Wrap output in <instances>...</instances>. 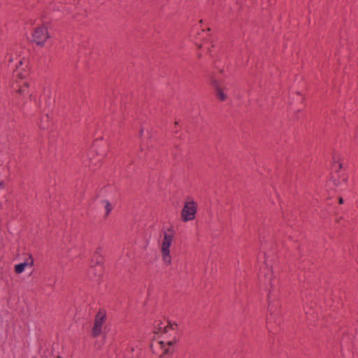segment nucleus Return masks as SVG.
Here are the masks:
<instances>
[{
    "label": "nucleus",
    "instance_id": "f257e3e1",
    "mask_svg": "<svg viewBox=\"0 0 358 358\" xmlns=\"http://www.w3.org/2000/svg\"><path fill=\"white\" fill-rule=\"evenodd\" d=\"M348 174L343 169V163L339 160L336 161L334 158V161L331 166V178L330 181L335 186H339L345 184L348 181Z\"/></svg>",
    "mask_w": 358,
    "mask_h": 358
},
{
    "label": "nucleus",
    "instance_id": "f03ea898",
    "mask_svg": "<svg viewBox=\"0 0 358 358\" xmlns=\"http://www.w3.org/2000/svg\"><path fill=\"white\" fill-rule=\"evenodd\" d=\"M174 230L172 227L169 228L164 232V239L162 244L161 252L164 262L166 265H171L172 259L170 255V247L174 238Z\"/></svg>",
    "mask_w": 358,
    "mask_h": 358
},
{
    "label": "nucleus",
    "instance_id": "7ed1b4c3",
    "mask_svg": "<svg viewBox=\"0 0 358 358\" xmlns=\"http://www.w3.org/2000/svg\"><path fill=\"white\" fill-rule=\"evenodd\" d=\"M197 211V204L189 197H187L185 202L183 208L181 210L182 220L184 222L191 221L195 219Z\"/></svg>",
    "mask_w": 358,
    "mask_h": 358
},
{
    "label": "nucleus",
    "instance_id": "20e7f679",
    "mask_svg": "<svg viewBox=\"0 0 358 358\" xmlns=\"http://www.w3.org/2000/svg\"><path fill=\"white\" fill-rule=\"evenodd\" d=\"M32 37L34 42L39 46H43L50 36L48 31V28L42 25L34 29Z\"/></svg>",
    "mask_w": 358,
    "mask_h": 358
},
{
    "label": "nucleus",
    "instance_id": "39448f33",
    "mask_svg": "<svg viewBox=\"0 0 358 358\" xmlns=\"http://www.w3.org/2000/svg\"><path fill=\"white\" fill-rule=\"evenodd\" d=\"M106 320V313L99 310L95 315L94 324L92 329V336L94 338L99 336L102 332V326Z\"/></svg>",
    "mask_w": 358,
    "mask_h": 358
},
{
    "label": "nucleus",
    "instance_id": "423d86ee",
    "mask_svg": "<svg viewBox=\"0 0 358 358\" xmlns=\"http://www.w3.org/2000/svg\"><path fill=\"white\" fill-rule=\"evenodd\" d=\"M210 83L214 90L215 96L221 101H226L228 96L224 92V88L222 87L220 82L214 77H211Z\"/></svg>",
    "mask_w": 358,
    "mask_h": 358
},
{
    "label": "nucleus",
    "instance_id": "0eeeda50",
    "mask_svg": "<svg viewBox=\"0 0 358 358\" xmlns=\"http://www.w3.org/2000/svg\"><path fill=\"white\" fill-rule=\"evenodd\" d=\"M273 278V273L271 267L266 265L260 269L259 279L263 284L271 285Z\"/></svg>",
    "mask_w": 358,
    "mask_h": 358
},
{
    "label": "nucleus",
    "instance_id": "6e6552de",
    "mask_svg": "<svg viewBox=\"0 0 358 358\" xmlns=\"http://www.w3.org/2000/svg\"><path fill=\"white\" fill-rule=\"evenodd\" d=\"M154 148V141L152 140L151 134L148 132L144 140V142L139 150V157L145 155L144 151H150Z\"/></svg>",
    "mask_w": 358,
    "mask_h": 358
},
{
    "label": "nucleus",
    "instance_id": "1a4fd4ad",
    "mask_svg": "<svg viewBox=\"0 0 358 358\" xmlns=\"http://www.w3.org/2000/svg\"><path fill=\"white\" fill-rule=\"evenodd\" d=\"M281 317L279 315H275L273 314H270L269 317H268V329L269 331H275L277 330L278 327H279L281 324Z\"/></svg>",
    "mask_w": 358,
    "mask_h": 358
},
{
    "label": "nucleus",
    "instance_id": "9d476101",
    "mask_svg": "<svg viewBox=\"0 0 358 358\" xmlns=\"http://www.w3.org/2000/svg\"><path fill=\"white\" fill-rule=\"evenodd\" d=\"M34 264V259L32 255H29V258L25 262L16 264L14 271L17 274H20L24 271L25 267L27 266H33Z\"/></svg>",
    "mask_w": 358,
    "mask_h": 358
},
{
    "label": "nucleus",
    "instance_id": "9b49d317",
    "mask_svg": "<svg viewBox=\"0 0 358 358\" xmlns=\"http://www.w3.org/2000/svg\"><path fill=\"white\" fill-rule=\"evenodd\" d=\"M174 343H176V341H169L166 344H165L164 341L159 342V345H160L161 348L163 349V352L160 355V358H166L167 356L173 354V349L171 348V346Z\"/></svg>",
    "mask_w": 358,
    "mask_h": 358
},
{
    "label": "nucleus",
    "instance_id": "f8f14e48",
    "mask_svg": "<svg viewBox=\"0 0 358 358\" xmlns=\"http://www.w3.org/2000/svg\"><path fill=\"white\" fill-rule=\"evenodd\" d=\"M49 122V116L48 114H45L41 120V127L45 129V127H46V124L45 123H48Z\"/></svg>",
    "mask_w": 358,
    "mask_h": 358
},
{
    "label": "nucleus",
    "instance_id": "ddd939ff",
    "mask_svg": "<svg viewBox=\"0 0 358 358\" xmlns=\"http://www.w3.org/2000/svg\"><path fill=\"white\" fill-rule=\"evenodd\" d=\"M92 262H95V264H103V258L101 255L95 257V255H94Z\"/></svg>",
    "mask_w": 358,
    "mask_h": 358
},
{
    "label": "nucleus",
    "instance_id": "4468645a",
    "mask_svg": "<svg viewBox=\"0 0 358 358\" xmlns=\"http://www.w3.org/2000/svg\"><path fill=\"white\" fill-rule=\"evenodd\" d=\"M103 203H105V208L106 210V215H108L112 210V207L110 205V203L108 201H103Z\"/></svg>",
    "mask_w": 358,
    "mask_h": 358
},
{
    "label": "nucleus",
    "instance_id": "2eb2a0df",
    "mask_svg": "<svg viewBox=\"0 0 358 358\" xmlns=\"http://www.w3.org/2000/svg\"><path fill=\"white\" fill-rule=\"evenodd\" d=\"M16 92L18 93L19 94H28L29 93V90L23 88L22 86L20 87V88L18 90H16Z\"/></svg>",
    "mask_w": 358,
    "mask_h": 358
},
{
    "label": "nucleus",
    "instance_id": "dca6fc26",
    "mask_svg": "<svg viewBox=\"0 0 358 358\" xmlns=\"http://www.w3.org/2000/svg\"><path fill=\"white\" fill-rule=\"evenodd\" d=\"M101 252H102L101 248L100 247L97 248L96 250V252L94 253L95 257L96 256L101 255Z\"/></svg>",
    "mask_w": 358,
    "mask_h": 358
},
{
    "label": "nucleus",
    "instance_id": "f3484780",
    "mask_svg": "<svg viewBox=\"0 0 358 358\" xmlns=\"http://www.w3.org/2000/svg\"><path fill=\"white\" fill-rule=\"evenodd\" d=\"M29 86V83L27 82L24 83V84L22 85L23 88L27 90H28Z\"/></svg>",
    "mask_w": 358,
    "mask_h": 358
},
{
    "label": "nucleus",
    "instance_id": "a211bd4d",
    "mask_svg": "<svg viewBox=\"0 0 358 358\" xmlns=\"http://www.w3.org/2000/svg\"><path fill=\"white\" fill-rule=\"evenodd\" d=\"M171 327H172L171 324L169 323V325H167V326L164 327V331L166 332L167 331V329L168 328H171Z\"/></svg>",
    "mask_w": 358,
    "mask_h": 358
},
{
    "label": "nucleus",
    "instance_id": "6ab92c4d",
    "mask_svg": "<svg viewBox=\"0 0 358 358\" xmlns=\"http://www.w3.org/2000/svg\"><path fill=\"white\" fill-rule=\"evenodd\" d=\"M343 202H344V200H343V197H339L338 198V203L339 204H343Z\"/></svg>",
    "mask_w": 358,
    "mask_h": 358
},
{
    "label": "nucleus",
    "instance_id": "aec40b11",
    "mask_svg": "<svg viewBox=\"0 0 358 358\" xmlns=\"http://www.w3.org/2000/svg\"><path fill=\"white\" fill-rule=\"evenodd\" d=\"M143 134V129L141 127L139 133L140 137H142Z\"/></svg>",
    "mask_w": 358,
    "mask_h": 358
},
{
    "label": "nucleus",
    "instance_id": "412c9836",
    "mask_svg": "<svg viewBox=\"0 0 358 358\" xmlns=\"http://www.w3.org/2000/svg\"><path fill=\"white\" fill-rule=\"evenodd\" d=\"M4 187V182L0 181V188L3 189Z\"/></svg>",
    "mask_w": 358,
    "mask_h": 358
},
{
    "label": "nucleus",
    "instance_id": "4be33fe9",
    "mask_svg": "<svg viewBox=\"0 0 358 358\" xmlns=\"http://www.w3.org/2000/svg\"><path fill=\"white\" fill-rule=\"evenodd\" d=\"M17 77H20V78H22V73H17Z\"/></svg>",
    "mask_w": 358,
    "mask_h": 358
},
{
    "label": "nucleus",
    "instance_id": "5701e85b",
    "mask_svg": "<svg viewBox=\"0 0 358 358\" xmlns=\"http://www.w3.org/2000/svg\"><path fill=\"white\" fill-rule=\"evenodd\" d=\"M219 72H220V73L223 74L224 73V69H220Z\"/></svg>",
    "mask_w": 358,
    "mask_h": 358
},
{
    "label": "nucleus",
    "instance_id": "b1692460",
    "mask_svg": "<svg viewBox=\"0 0 358 358\" xmlns=\"http://www.w3.org/2000/svg\"><path fill=\"white\" fill-rule=\"evenodd\" d=\"M201 48H202L201 44L198 45V48H199V49H201Z\"/></svg>",
    "mask_w": 358,
    "mask_h": 358
},
{
    "label": "nucleus",
    "instance_id": "393cba45",
    "mask_svg": "<svg viewBox=\"0 0 358 358\" xmlns=\"http://www.w3.org/2000/svg\"><path fill=\"white\" fill-rule=\"evenodd\" d=\"M198 57H199V58H201V53H199V54H198Z\"/></svg>",
    "mask_w": 358,
    "mask_h": 358
},
{
    "label": "nucleus",
    "instance_id": "a878e982",
    "mask_svg": "<svg viewBox=\"0 0 358 358\" xmlns=\"http://www.w3.org/2000/svg\"><path fill=\"white\" fill-rule=\"evenodd\" d=\"M22 61H20L19 62V65H22Z\"/></svg>",
    "mask_w": 358,
    "mask_h": 358
},
{
    "label": "nucleus",
    "instance_id": "bb28decb",
    "mask_svg": "<svg viewBox=\"0 0 358 358\" xmlns=\"http://www.w3.org/2000/svg\"><path fill=\"white\" fill-rule=\"evenodd\" d=\"M9 62H13V59H10L9 60Z\"/></svg>",
    "mask_w": 358,
    "mask_h": 358
},
{
    "label": "nucleus",
    "instance_id": "cd10ccee",
    "mask_svg": "<svg viewBox=\"0 0 358 358\" xmlns=\"http://www.w3.org/2000/svg\"><path fill=\"white\" fill-rule=\"evenodd\" d=\"M57 358H62V357L60 355H58Z\"/></svg>",
    "mask_w": 358,
    "mask_h": 358
},
{
    "label": "nucleus",
    "instance_id": "c85d7f7f",
    "mask_svg": "<svg viewBox=\"0 0 358 358\" xmlns=\"http://www.w3.org/2000/svg\"><path fill=\"white\" fill-rule=\"evenodd\" d=\"M34 358H36V357H34Z\"/></svg>",
    "mask_w": 358,
    "mask_h": 358
}]
</instances>
